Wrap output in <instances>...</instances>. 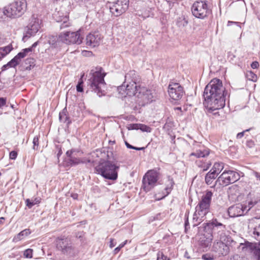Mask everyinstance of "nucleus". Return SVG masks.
Listing matches in <instances>:
<instances>
[{
  "instance_id": "obj_27",
  "label": "nucleus",
  "mask_w": 260,
  "mask_h": 260,
  "mask_svg": "<svg viewBox=\"0 0 260 260\" xmlns=\"http://www.w3.org/2000/svg\"><path fill=\"white\" fill-rule=\"evenodd\" d=\"M35 59L33 58L29 57L26 58L21 64L23 70H30L35 65Z\"/></svg>"
},
{
  "instance_id": "obj_56",
  "label": "nucleus",
  "mask_w": 260,
  "mask_h": 260,
  "mask_svg": "<svg viewBox=\"0 0 260 260\" xmlns=\"http://www.w3.org/2000/svg\"><path fill=\"white\" fill-rule=\"evenodd\" d=\"M114 240L113 239H111L110 242V247L111 248H113L114 246H115V244L114 243Z\"/></svg>"
},
{
  "instance_id": "obj_13",
  "label": "nucleus",
  "mask_w": 260,
  "mask_h": 260,
  "mask_svg": "<svg viewBox=\"0 0 260 260\" xmlns=\"http://www.w3.org/2000/svg\"><path fill=\"white\" fill-rule=\"evenodd\" d=\"M238 173L233 171H224L217 178L216 182L223 186L233 183L239 179Z\"/></svg>"
},
{
  "instance_id": "obj_40",
  "label": "nucleus",
  "mask_w": 260,
  "mask_h": 260,
  "mask_svg": "<svg viewBox=\"0 0 260 260\" xmlns=\"http://www.w3.org/2000/svg\"><path fill=\"white\" fill-rule=\"evenodd\" d=\"M83 75L80 78L78 84L76 86V89L78 92H81L83 91Z\"/></svg>"
},
{
  "instance_id": "obj_17",
  "label": "nucleus",
  "mask_w": 260,
  "mask_h": 260,
  "mask_svg": "<svg viewBox=\"0 0 260 260\" xmlns=\"http://www.w3.org/2000/svg\"><path fill=\"white\" fill-rule=\"evenodd\" d=\"M227 236H229L227 235ZM229 237L225 240L220 239H215L213 244L212 251L216 253L218 256L226 255L230 252L229 247L224 242L228 241Z\"/></svg>"
},
{
  "instance_id": "obj_31",
  "label": "nucleus",
  "mask_w": 260,
  "mask_h": 260,
  "mask_svg": "<svg viewBox=\"0 0 260 260\" xmlns=\"http://www.w3.org/2000/svg\"><path fill=\"white\" fill-rule=\"evenodd\" d=\"M218 175L215 174V172H213L212 171L210 170L205 176V182L206 183L210 185L213 181L215 179Z\"/></svg>"
},
{
  "instance_id": "obj_42",
  "label": "nucleus",
  "mask_w": 260,
  "mask_h": 260,
  "mask_svg": "<svg viewBox=\"0 0 260 260\" xmlns=\"http://www.w3.org/2000/svg\"><path fill=\"white\" fill-rule=\"evenodd\" d=\"M157 260H170L162 251H158L157 254Z\"/></svg>"
},
{
  "instance_id": "obj_50",
  "label": "nucleus",
  "mask_w": 260,
  "mask_h": 260,
  "mask_svg": "<svg viewBox=\"0 0 260 260\" xmlns=\"http://www.w3.org/2000/svg\"><path fill=\"white\" fill-rule=\"evenodd\" d=\"M84 237V233L83 232H79L76 233V237L80 239V240H82V238Z\"/></svg>"
},
{
  "instance_id": "obj_48",
  "label": "nucleus",
  "mask_w": 260,
  "mask_h": 260,
  "mask_svg": "<svg viewBox=\"0 0 260 260\" xmlns=\"http://www.w3.org/2000/svg\"><path fill=\"white\" fill-rule=\"evenodd\" d=\"M126 242H127V241H126H126H125L124 242H123V243H122L121 244H120L119 245V246H118L117 247H116V248H115V249H114V252H115V254H116V253H118V252L120 251V249H121V248H122L123 247H124V246L126 244Z\"/></svg>"
},
{
  "instance_id": "obj_35",
  "label": "nucleus",
  "mask_w": 260,
  "mask_h": 260,
  "mask_svg": "<svg viewBox=\"0 0 260 260\" xmlns=\"http://www.w3.org/2000/svg\"><path fill=\"white\" fill-rule=\"evenodd\" d=\"M59 41V37L57 38V36H51L49 38L48 43L52 47L55 48L57 47Z\"/></svg>"
},
{
  "instance_id": "obj_4",
  "label": "nucleus",
  "mask_w": 260,
  "mask_h": 260,
  "mask_svg": "<svg viewBox=\"0 0 260 260\" xmlns=\"http://www.w3.org/2000/svg\"><path fill=\"white\" fill-rule=\"evenodd\" d=\"M213 192L207 190L202 196L200 201L196 207V211L193 214V222L200 223L204 217L210 212V207L211 203Z\"/></svg>"
},
{
  "instance_id": "obj_30",
  "label": "nucleus",
  "mask_w": 260,
  "mask_h": 260,
  "mask_svg": "<svg viewBox=\"0 0 260 260\" xmlns=\"http://www.w3.org/2000/svg\"><path fill=\"white\" fill-rule=\"evenodd\" d=\"M174 184V182L173 178H171L170 176H169L168 177V180H167V182L166 184V187H165V190L166 191V194H165L163 196V197L162 198H164L165 197L167 196V195H168L170 193V192H171V191L172 189V187H173Z\"/></svg>"
},
{
  "instance_id": "obj_38",
  "label": "nucleus",
  "mask_w": 260,
  "mask_h": 260,
  "mask_svg": "<svg viewBox=\"0 0 260 260\" xmlns=\"http://www.w3.org/2000/svg\"><path fill=\"white\" fill-rule=\"evenodd\" d=\"M246 77L249 81H252L253 82H256L257 79L256 75L251 71H247Z\"/></svg>"
},
{
  "instance_id": "obj_6",
  "label": "nucleus",
  "mask_w": 260,
  "mask_h": 260,
  "mask_svg": "<svg viewBox=\"0 0 260 260\" xmlns=\"http://www.w3.org/2000/svg\"><path fill=\"white\" fill-rule=\"evenodd\" d=\"M25 0H17L6 6L3 8V13L7 17L15 18L21 16L26 10Z\"/></svg>"
},
{
  "instance_id": "obj_25",
  "label": "nucleus",
  "mask_w": 260,
  "mask_h": 260,
  "mask_svg": "<svg viewBox=\"0 0 260 260\" xmlns=\"http://www.w3.org/2000/svg\"><path fill=\"white\" fill-rule=\"evenodd\" d=\"M248 201V211L253 206L257 204L260 202V196L259 195H254L251 193H249L247 196Z\"/></svg>"
},
{
  "instance_id": "obj_37",
  "label": "nucleus",
  "mask_w": 260,
  "mask_h": 260,
  "mask_svg": "<svg viewBox=\"0 0 260 260\" xmlns=\"http://www.w3.org/2000/svg\"><path fill=\"white\" fill-rule=\"evenodd\" d=\"M38 42H36L31 45V47L22 49L20 53L23 54V56L25 57L28 53L32 51L33 49L35 48L38 45Z\"/></svg>"
},
{
  "instance_id": "obj_14",
  "label": "nucleus",
  "mask_w": 260,
  "mask_h": 260,
  "mask_svg": "<svg viewBox=\"0 0 260 260\" xmlns=\"http://www.w3.org/2000/svg\"><path fill=\"white\" fill-rule=\"evenodd\" d=\"M41 20L32 15L29 20V24L26 28V32L24 35L22 40L25 42L31 36H35L41 28Z\"/></svg>"
},
{
  "instance_id": "obj_26",
  "label": "nucleus",
  "mask_w": 260,
  "mask_h": 260,
  "mask_svg": "<svg viewBox=\"0 0 260 260\" xmlns=\"http://www.w3.org/2000/svg\"><path fill=\"white\" fill-rule=\"evenodd\" d=\"M60 121L67 123V125L71 123V120L68 115V111L66 108H64L59 114Z\"/></svg>"
},
{
  "instance_id": "obj_7",
  "label": "nucleus",
  "mask_w": 260,
  "mask_h": 260,
  "mask_svg": "<svg viewBox=\"0 0 260 260\" xmlns=\"http://www.w3.org/2000/svg\"><path fill=\"white\" fill-rule=\"evenodd\" d=\"M191 10L193 16L201 19L208 17L211 12L206 1L195 2L191 6Z\"/></svg>"
},
{
  "instance_id": "obj_47",
  "label": "nucleus",
  "mask_w": 260,
  "mask_h": 260,
  "mask_svg": "<svg viewBox=\"0 0 260 260\" xmlns=\"http://www.w3.org/2000/svg\"><path fill=\"white\" fill-rule=\"evenodd\" d=\"M229 260H243V256L236 254L231 257Z\"/></svg>"
},
{
  "instance_id": "obj_18",
  "label": "nucleus",
  "mask_w": 260,
  "mask_h": 260,
  "mask_svg": "<svg viewBox=\"0 0 260 260\" xmlns=\"http://www.w3.org/2000/svg\"><path fill=\"white\" fill-rule=\"evenodd\" d=\"M168 91L170 97L175 101L180 100L184 93L183 87L178 83H170Z\"/></svg>"
},
{
  "instance_id": "obj_29",
  "label": "nucleus",
  "mask_w": 260,
  "mask_h": 260,
  "mask_svg": "<svg viewBox=\"0 0 260 260\" xmlns=\"http://www.w3.org/2000/svg\"><path fill=\"white\" fill-rule=\"evenodd\" d=\"M127 84H126V85H122L121 86H118L117 87V91L122 97H125L126 95L129 96H134V94H129V92L127 91Z\"/></svg>"
},
{
  "instance_id": "obj_36",
  "label": "nucleus",
  "mask_w": 260,
  "mask_h": 260,
  "mask_svg": "<svg viewBox=\"0 0 260 260\" xmlns=\"http://www.w3.org/2000/svg\"><path fill=\"white\" fill-rule=\"evenodd\" d=\"M12 50V46L8 45L4 47L0 48V57H4Z\"/></svg>"
},
{
  "instance_id": "obj_61",
  "label": "nucleus",
  "mask_w": 260,
  "mask_h": 260,
  "mask_svg": "<svg viewBox=\"0 0 260 260\" xmlns=\"http://www.w3.org/2000/svg\"><path fill=\"white\" fill-rule=\"evenodd\" d=\"M238 22H234V21H228V26H230V25L232 24H238Z\"/></svg>"
},
{
  "instance_id": "obj_59",
  "label": "nucleus",
  "mask_w": 260,
  "mask_h": 260,
  "mask_svg": "<svg viewBox=\"0 0 260 260\" xmlns=\"http://www.w3.org/2000/svg\"><path fill=\"white\" fill-rule=\"evenodd\" d=\"M144 149V147H135V146H133V148H132V149H134V150H143Z\"/></svg>"
},
{
  "instance_id": "obj_28",
  "label": "nucleus",
  "mask_w": 260,
  "mask_h": 260,
  "mask_svg": "<svg viewBox=\"0 0 260 260\" xmlns=\"http://www.w3.org/2000/svg\"><path fill=\"white\" fill-rule=\"evenodd\" d=\"M31 231L29 229H25L21 232H20L19 234H18L14 238V240L16 241H18L22 240L24 237L28 236L30 234Z\"/></svg>"
},
{
  "instance_id": "obj_34",
  "label": "nucleus",
  "mask_w": 260,
  "mask_h": 260,
  "mask_svg": "<svg viewBox=\"0 0 260 260\" xmlns=\"http://www.w3.org/2000/svg\"><path fill=\"white\" fill-rule=\"evenodd\" d=\"M223 169V164L222 162H215L212 167L211 171L215 172V174L218 175Z\"/></svg>"
},
{
  "instance_id": "obj_21",
  "label": "nucleus",
  "mask_w": 260,
  "mask_h": 260,
  "mask_svg": "<svg viewBox=\"0 0 260 260\" xmlns=\"http://www.w3.org/2000/svg\"><path fill=\"white\" fill-rule=\"evenodd\" d=\"M244 206L242 204H237L228 209L230 216L232 217L241 216L243 215Z\"/></svg>"
},
{
  "instance_id": "obj_63",
  "label": "nucleus",
  "mask_w": 260,
  "mask_h": 260,
  "mask_svg": "<svg viewBox=\"0 0 260 260\" xmlns=\"http://www.w3.org/2000/svg\"><path fill=\"white\" fill-rule=\"evenodd\" d=\"M4 220H5V218L4 217H1L0 218V224L3 223Z\"/></svg>"
},
{
  "instance_id": "obj_11",
  "label": "nucleus",
  "mask_w": 260,
  "mask_h": 260,
  "mask_svg": "<svg viewBox=\"0 0 260 260\" xmlns=\"http://www.w3.org/2000/svg\"><path fill=\"white\" fill-rule=\"evenodd\" d=\"M245 258L247 260H260V244L245 241Z\"/></svg>"
},
{
  "instance_id": "obj_8",
  "label": "nucleus",
  "mask_w": 260,
  "mask_h": 260,
  "mask_svg": "<svg viewBox=\"0 0 260 260\" xmlns=\"http://www.w3.org/2000/svg\"><path fill=\"white\" fill-rule=\"evenodd\" d=\"M56 248L64 255L72 257L77 253V250L71 240L65 237H58L56 240Z\"/></svg>"
},
{
  "instance_id": "obj_54",
  "label": "nucleus",
  "mask_w": 260,
  "mask_h": 260,
  "mask_svg": "<svg viewBox=\"0 0 260 260\" xmlns=\"http://www.w3.org/2000/svg\"><path fill=\"white\" fill-rule=\"evenodd\" d=\"M211 164H205L204 166H201V167L203 168V171H207L210 167ZM200 167V166H199Z\"/></svg>"
},
{
  "instance_id": "obj_64",
  "label": "nucleus",
  "mask_w": 260,
  "mask_h": 260,
  "mask_svg": "<svg viewBox=\"0 0 260 260\" xmlns=\"http://www.w3.org/2000/svg\"><path fill=\"white\" fill-rule=\"evenodd\" d=\"M61 153H62L61 149H59V151H58V153H57V156H58V157L59 156H60V155L61 154Z\"/></svg>"
},
{
  "instance_id": "obj_43",
  "label": "nucleus",
  "mask_w": 260,
  "mask_h": 260,
  "mask_svg": "<svg viewBox=\"0 0 260 260\" xmlns=\"http://www.w3.org/2000/svg\"><path fill=\"white\" fill-rule=\"evenodd\" d=\"M32 249H27L24 251L23 255L26 258H31L32 257Z\"/></svg>"
},
{
  "instance_id": "obj_45",
  "label": "nucleus",
  "mask_w": 260,
  "mask_h": 260,
  "mask_svg": "<svg viewBox=\"0 0 260 260\" xmlns=\"http://www.w3.org/2000/svg\"><path fill=\"white\" fill-rule=\"evenodd\" d=\"M188 214L189 213H186L185 214V223H184V226H185V232L187 230L188 227L189 228V223L188 221Z\"/></svg>"
},
{
  "instance_id": "obj_22",
  "label": "nucleus",
  "mask_w": 260,
  "mask_h": 260,
  "mask_svg": "<svg viewBox=\"0 0 260 260\" xmlns=\"http://www.w3.org/2000/svg\"><path fill=\"white\" fill-rule=\"evenodd\" d=\"M196 147V150L190 154V156H194L199 158L205 157L209 154V149L205 148L204 146L197 144L194 145V148Z\"/></svg>"
},
{
  "instance_id": "obj_5",
  "label": "nucleus",
  "mask_w": 260,
  "mask_h": 260,
  "mask_svg": "<svg viewBox=\"0 0 260 260\" xmlns=\"http://www.w3.org/2000/svg\"><path fill=\"white\" fill-rule=\"evenodd\" d=\"M119 161L118 159H114V161L106 160L96 167L95 170L99 174H100L104 178L111 180H116L118 178V172L119 169V166L117 165Z\"/></svg>"
},
{
  "instance_id": "obj_46",
  "label": "nucleus",
  "mask_w": 260,
  "mask_h": 260,
  "mask_svg": "<svg viewBox=\"0 0 260 260\" xmlns=\"http://www.w3.org/2000/svg\"><path fill=\"white\" fill-rule=\"evenodd\" d=\"M33 149L36 150L38 149L39 146V138L37 136L34 137L33 139Z\"/></svg>"
},
{
  "instance_id": "obj_23",
  "label": "nucleus",
  "mask_w": 260,
  "mask_h": 260,
  "mask_svg": "<svg viewBox=\"0 0 260 260\" xmlns=\"http://www.w3.org/2000/svg\"><path fill=\"white\" fill-rule=\"evenodd\" d=\"M79 151L77 149H72L68 150L66 152L68 157H69L68 162L71 165H77L80 163H83L80 158H77V153H79Z\"/></svg>"
},
{
  "instance_id": "obj_39",
  "label": "nucleus",
  "mask_w": 260,
  "mask_h": 260,
  "mask_svg": "<svg viewBox=\"0 0 260 260\" xmlns=\"http://www.w3.org/2000/svg\"><path fill=\"white\" fill-rule=\"evenodd\" d=\"M137 126V129H139L142 132L150 133L152 131V128L150 127L143 124H139Z\"/></svg>"
},
{
  "instance_id": "obj_10",
  "label": "nucleus",
  "mask_w": 260,
  "mask_h": 260,
  "mask_svg": "<svg viewBox=\"0 0 260 260\" xmlns=\"http://www.w3.org/2000/svg\"><path fill=\"white\" fill-rule=\"evenodd\" d=\"M140 78L135 71H129L126 74L124 84H127V91L129 94H135V91L140 86Z\"/></svg>"
},
{
  "instance_id": "obj_52",
  "label": "nucleus",
  "mask_w": 260,
  "mask_h": 260,
  "mask_svg": "<svg viewBox=\"0 0 260 260\" xmlns=\"http://www.w3.org/2000/svg\"><path fill=\"white\" fill-rule=\"evenodd\" d=\"M250 66L252 69H257L259 66V63L257 61H255L252 62Z\"/></svg>"
},
{
  "instance_id": "obj_32",
  "label": "nucleus",
  "mask_w": 260,
  "mask_h": 260,
  "mask_svg": "<svg viewBox=\"0 0 260 260\" xmlns=\"http://www.w3.org/2000/svg\"><path fill=\"white\" fill-rule=\"evenodd\" d=\"M40 201L41 198H35L34 199H32L31 200L27 199L25 200V203L26 206L29 209H30L33 206L40 203Z\"/></svg>"
},
{
  "instance_id": "obj_2",
  "label": "nucleus",
  "mask_w": 260,
  "mask_h": 260,
  "mask_svg": "<svg viewBox=\"0 0 260 260\" xmlns=\"http://www.w3.org/2000/svg\"><path fill=\"white\" fill-rule=\"evenodd\" d=\"M204 233L200 235L198 240L199 245L203 251L207 250L213 239H220L223 240L228 238L225 225L213 219L211 222L203 224Z\"/></svg>"
},
{
  "instance_id": "obj_57",
  "label": "nucleus",
  "mask_w": 260,
  "mask_h": 260,
  "mask_svg": "<svg viewBox=\"0 0 260 260\" xmlns=\"http://www.w3.org/2000/svg\"><path fill=\"white\" fill-rule=\"evenodd\" d=\"M125 144L126 146L127 147V148H129V149L133 148V146L129 144L127 142L125 141Z\"/></svg>"
},
{
  "instance_id": "obj_19",
  "label": "nucleus",
  "mask_w": 260,
  "mask_h": 260,
  "mask_svg": "<svg viewBox=\"0 0 260 260\" xmlns=\"http://www.w3.org/2000/svg\"><path fill=\"white\" fill-rule=\"evenodd\" d=\"M101 41V36L99 32L89 34L86 38V44L93 48L99 46Z\"/></svg>"
},
{
  "instance_id": "obj_62",
  "label": "nucleus",
  "mask_w": 260,
  "mask_h": 260,
  "mask_svg": "<svg viewBox=\"0 0 260 260\" xmlns=\"http://www.w3.org/2000/svg\"><path fill=\"white\" fill-rule=\"evenodd\" d=\"M78 194L77 193H74V194H72L71 197L74 199H77V198H78Z\"/></svg>"
},
{
  "instance_id": "obj_58",
  "label": "nucleus",
  "mask_w": 260,
  "mask_h": 260,
  "mask_svg": "<svg viewBox=\"0 0 260 260\" xmlns=\"http://www.w3.org/2000/svg\"><path fill=\"white\" fill-rule=\"evenodd\" d=\"M254 175L257 179L260 181V173L258 172H255Z\"/></svg>"
},
{
  "instance_id": "obj_12",
  "label": "nucleus",
  "mask_w": 260,
  "mask_h": 260,
  "mask_svg": "<svg viewBox=\"0 0 260 260\" xmlns=\"http://www.w3.org/2000/svg\"><path fill=\"white\" fill-rule=\"evenodd\" d=\"M158 178V172L154 170L148 171L143 178V189L146 192L150 191L155 186Z\"/></svg>"
},
{
  "instance_id": "obj_60",
  "label": "nucleus",
  "mask_w": 260,
  "mask_h": 260,
  "mask_svg": "<svg viewBox=\"0 0 260 260\" xmlns=\"http://www.w3.org/2000/svg\"><path fill=\"white\" fill-rule=\"evenodd\" d=\"M9 68L8 67V66H7V64H5L4 65L2 68V71H4L6 70H7Z\"/></svg>"
},
{
  "instance_id": "obj_49",
  "label": "nucleus",
  "mask_w": 260,
  "mask_h": 260,
  "mask_svg": "<svg viewBox=\"0 0 260 260\" xmlns=\"http://www.w3.org/2000/svg\"><path fill=\"white\" fill-rule=\"evenodd\" d=\"M17 156V152L15 151H12L10 152L9 157L11 159H15Z\"/></svg>"
},
{
  "instance_id": "obj_20",
  "label": "nucleus",
  "mask_w": 260,
  "mask_h": 260,
  "mask_svg": "<svg viewBox=\"0 0 260 260\" xmlns=\"http://www.w3.org/2000/svg\"><path fill=\"white\" fill-rule=\"evenodd\" d=\"M247 234L255 239L260 237V224L257 226L255 219H251L249 221Z\"/></svg>"
},
{
  "instance_id": "obj_16",
  "label": "nucleus",
  "mask_w": 260,
  "mask_h": 260,
  "mask_svg": "<svg viewBox=\"0 0 260 260\" xmlns=\"http://www.w3.org/2000/svg\"><path fill=\"white\" fill-rule=\"evenodd\" d=\"M128 6L129 0H117L111 3L109 8L111 13L115 16L118 17L125 12Z\"/></svg>"
},
{
  "instance_id": "obj_55",
  "label": "nucleus",
  "mask_w": 260,
  "mask_h": 260,
  "mask_svg": "<svg viewBox=\"0 0 260 260\" xmlns=\"http://www.w3.org/2000/svg\"><path fill=\"white\" fill-rule=\"evenodd\" d=\"M244 136V131L239 133L236 136L237 139H241Z\"/></svg>"
},
{
  "instance_id": "obj_53",
  "label": "nucleus",
  "mask_w": 260,
  "mask_h": 260,
  "mask_svg": "<svg viewBox=\"0 0 260 260\" xmlns=\"http://www.w3.org/2000/svg\"><path fill=\"white\" fill-rule=\"evenodd\" d=\"M6 99L4 98H0V108L6 104Z\"/></svg>"
},
{
  "instance_id": "obj_33",
  "label": "nucleus",
  "mask_w": 260,
  "mask_h": 260,
  "mask_svg": "<svg viewBox=\"0 0 260 260\" xmlns=\"http://www.w3.org/2000/svg\"><path fill=\"white\" fill-rule=\"evenodd\" d=\"M188 24V21L184 16L179 17L176 21V25L179 28H184Z\"/></svg>"
},
{
  "instance_id": "obj_9",
  "label": "nucleus",
  "mask_w": 260,
  "mask_h": 260,
  "mask_svg": "<svg viewBox=\"0 0 260 260\" xmlns=\"http://www.w3.org/2000/svg\"><path fill=\"white\" fill-rule=\"evenodd\" d=\"M134 96L139 99V102H141L142 105H145L154 101L156 98V93L154 90L148 89L140 85L135 91Z\"/></svg>"
},
{
  "instance_id": "obj_41",
  "label": "nucleus",
  "mask_w": 260,
  "mask_h": 260,
  "mask_svg": "<svg viewBox=\"0 0 260 260\" xmlns=\"http://www.w3.org/2000/svg\"><path fill=\"white\" fill-rule=\"evenodd\" d=\"M56 21L58 22L63 21V23H61V24L60 25L61 28H65L66 27L69 26V23H68L67 21V20H68V18L66 16L63 17L62 18H60L58 19H57V18H56Z\"/></svg>"
},
{
  "instance_id": "obj_1",
  "label": "nucleus",
  "mask_w": 260,
  "mask_h": 260,
  "mask_svg": "<svg viewBox=\"0 0 260 260\" xmlns=\"http://www.w3.org/2000/svg\"><path fill=\"white\" fill-rule=\"evenodd\" d=\"M224 91L225 87L219 79H214L206 85L203 94L204 105L209 112L219 115L217 111L225 105Z\"/></svg>"
},
{
  "instance_id": "obj_15",
  "label": "nucleus",
  "mask_w": 260,
  "mask_h": 260,
  "mask_svg": "<svg viewBox=\"0 0 260 260\" xmlns=\"http://www.w3.org/2000/svg\"><path fill=\"white\" fill-rule=\"evenodd\" d=\"M59 41L67 44H80L82 42L83 38L81 37L79 31H66L61 33L59 36Z\"/></svg>"
},
{
  "instance_id": "obj_51",
  "label": "nucleus",
  "mask_w": 260,
  "mask_h": 260,
  "mask_svg": "<svg viewBox=\"0 0 260 260\" xmlns=\"http://www.w3.org/2000/svg\"><path fill=\"white\" fill-rule=\"evenodd\" d=\"M254 142L252 140H249L247 141L246 145L249 148H252L254 146Z\"/></svg>"
},
{
  "instance_id": "obj_24",
  "label": "nucleus",
  "mask_w": 260,
  "mask_h": 260,
  "mask_svg": "<svg viewBox=\"0 0 260 260\" xmlns=\"http://www.w3.org/2000/svg\"><path fill=\"white\" fill-rule=\"evenodd\" d=\"M23 54L20 52L18 53L13 58L9 61L6 64L9 68H15L21 61L22 59L24 57Z\"/></svg>"
},
{
  "instance_id": "obj_3",
  "label": "nucleus",
  "mask_w": 260,
  "mask_h": 260,
  "mask_svg": "<svg viewBox=\"0 0 260 260\" xmlns=\"http://www.w3.org/2000/svg\"><path fill=\"white\" fill-rule=\"evenodd\" d=\"M106 73L101 67H96L92 70L89 74L90 78L88 80V86L92 91L97 94L99 97L104 95L102 87L105 85L104 77Z\"/></svg>"
},
{
  "instance_id": "obj_44",
  "label": "nucleus",
  "mask_w": 260,
  "mask_h": 260,
  "mask_svg": "<svg viewBox=\"0 0 260 260\" xmlns=\"http://www.w3.org/2000/svg\"><path fill=\"white\" fill-rule=\"evenodd\" d=\"M202 258L204 260H214V256L210 253H206L202 255Z\"/></svg>"
}]
</instances>
